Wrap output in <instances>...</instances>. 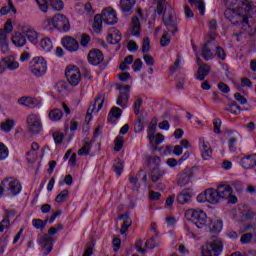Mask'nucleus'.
Segmentation results:
<instances>
[{"label":"nucleus","instance_id":"32","mask_svg":"<svg viewBox=\"0 0 256 256\" xmlns=\"http://www.w3.org/2000/svg\"><path fill=\"white\" fill-rule=\"evenodd\" d=\"M118 219H120V220L124 219L122 227L120 229L121 235H124V233H127V231L129 230V227H130V225H132L133 221L126 214L120 215L118 217Z\"/></svg>","mask_w":256,"mask_h":256},{"label":"nucleus","instance_id":"46","mask_svg":"<svg viewBox=\"0 0 256 256\" xmlns=\"http://www.w3.org/2000/svg\"><path fill=\"white\" fill-rule=\"evenodd\" d=\"M171 43V38H169V31H164L162 37L160 38V45L162 47H168Z\"/></svg>","mask_w":256,"mask_h":256},{"label":"nucleus","instance_id":"19","mask_svg":"<svg viewBox=\"0 0 256 256\" xmlns=\"http://www.w3.org/2000/svg\"><path fill=\"white\" fill-rule=\"evenodd\" d=\"M227 7H235L237 5L238 9L242 11H251V3L247 0H225Z\"/></svg>","mask_w":256,"mask_h":256},{"label":"nucleus","instance_id":"25","mask_svg":"<svg viewBox=\"0 0 256 256\" xmlns=\"http://www.w3.org/2000/svg\"><path fill=\"white\" fill-rule=\"evenodd\" d=\"M206 194L208 197V203H210L211 205H217V203L221 201L219 192L216 189H213V188L206 189Z\"/></svg>","mask_w":256,"mask_h":256},{"label":"nucleus","instance_id":"15","mask_svg":"<svg viewBox=\"0 0 256 256\" xmlns=\"http://www.w3.org/2000/svg\"><path fill=\"white\" fill-rule=\"evenodd\" d=\"M61 43L64 49H67V51H70V53L79 51V42L71 36H66L62 38Z\"/></svg>","mask_w":256,"mask_h":256},{"label":"nucleus","instance_id":"36","mask_svg":"<svg viewBox=\"0 0 256 256\" xmlns=\"http://www.w3.org/2000/svg\"><path fill=\"white\" fill-rule=\"evenodd\" d=\"M132 35L135 37L141 35V22H139V17L137 16L132 18Z\"/></svg>","mask_w":256,"mask_h":256},{"label":"nucleus","instance_id":"38","mask_svg":"<svg viewBox=\"0 0 256 256\" xmlns=\"http://www.w3.org/2000/svg\"><path fill=\"white\" fill-rule=\"evenodd\" d=\"M165 175V171L161 170L159 167H154L151 172V179L153 183H157L161 177Z\"/></svg>","mask_w":256,"mask_h":256},{"label":"nucleus","instance_id":"8","mask_svg":"<svg viewBox=\"0 0 256 256\" xmlns=\"http://www.w3.org/2000/svg\"><path fill=\"white\" fill-rule=\"evenodd\" d=\"M53 27L55 29H58V31H63L64 33H67L69 29H71V23H69V19L67 16L58 13L53 17Z\"/></svg>","mask_w":256,"mask_h":256},{"label":"nucleus","instance_id":"60","mask_svg":"<svg viewBox=\"0 0 256 256\" xmlns=\"http://www.w3.org/2000/svg\"><path fill=\"white\" fill-rule=\"evenodd\" d=\"M38 7L40 10L43 11V13H47V10L49 9V5L47 4V0H36Z\"/></svg>","mask_w":256,"mask_h":256},{"label":"nucleus","instance_id":"52","mask_svg":"<svg viewBox=\"0 0 256 256\" xmlns=\"http://www.w3.org/2000/svg\"><path fill=\"white\" fill-rule=\"evenodd\" d=\"M151 51V41L149 37H145L142 44V53H149Z\"/></svg>","mask_w":256,"mask_h":256},{"label":"nucleus","instance_id":"18","mask_svg":"<svg viewBox=\"0 0 256 256\" xmlns=\"http://www.w3.org/2000/svg\"><path fill=\"white\" fill-rule=\"evenodd\" d=\"M191 177H193V169L191 168H185L178 178V185L179 187H185L186 185H189V182L191 181Z\"/></svg>","mask_w":256,"mask_h":256},{"label":"nucleus","instance_id":"33","mask_svg":"<svg viewBox=\"0 0 256 256\" xmlns=\"http://www.w3.org/2000/svg\"><path fill=\"white\" fill-rule=\"evenodd\" d=\"M122 113H123V110H121V108H119V107H112V109L110 110V112L108 114V121H109V123H115V120L121 118ZM113 118L115 120H113Z\"/></svg>","mask_w":256,"mask_h":256},{"label":"nucleus","instance_id":"34","mask_svg":"<svg viewBox=\"0 0 256 256\" xmlns=\"http://www.w3.org/2000/svg\"><path fill=\"white\" fill-rule=\"evenodd\" d=\"M191 197L192 195L188 190H183L180 194H178L177 201L180 205H185L191 201Z\"/></svg>","mask_w":256,"mask_h":256},{"label":"nucleus","instance_id":"41","mask_svg":"<svg viewBox=\"0 0 256 256\" xmlns=\"http://www.w3.org/2000/svg\"><path fill=\"white\" fill-rule=\"evenodd\" d=\"M50 7L54 9V11H63V7H65V4L63 3V0H48Z\"/></svg>","mask_w":256,"mask_h":256},{"label":"nucleus","instance_id":"28","mask_svg":"<svg viewBox=\"0 0 256 256\" xmlns=\"http://www.w3.org/2000/svg\"><path fill=\"white\" fill-rule=\"evenodd\" d=\"M12 43L15 47H24L27 44V38L21 32H16L12 36Z\"/></svg>","mask_w":256,"mask_h":256},{"label":"nucleus","instance_id":"12","mask_svg":"<svg viewBox=\"0 0 256 256\" xmlns=\"http://www.w3.org/2000/svg\"><path fill=\"white\" fill-rule=\"evenodd\" d=\"M103 103H105V94H99L96 97L94 104H91L87 110L86 119H88V121H91V115H93V113L95 112V107L97 105L98 108L96 109V113H99V111L103 109Z\"/></svg>","mask_w":256,"mask_h":256},{"label":"nucleus","instance_id":"13","mask_svg":"<svg viewBox=\"0 0 256 256\" xmlns=\"http://www.w3.org/2000/svg\"><path fill=\"white\" fill-rule=\"evenodd\" d=\"M104 59L105 56L103 55V52L99 49H93L88 53V62L90 63V65H101Z\"/></svg>","mask_w":256,"mask_h":256},{"label":"nucleus","instance_id":"61","mask_svg":"<svg viewBox=\"0 0 256 256\" xmlns=\"http://www.w3.org/2000/svg\"><path fill=\"white\" fill-rule=\"evenodd\" d=\"M142 105H143V99L138 98L134 103V113H135V115H139Z\"/></svg>","mask_w":256,"mask_h":256},{"label":"nucleus","instance_id":"30","mask_svg":"<svg viewBox=\"0 0 256 256\" xmlns=\"http://www.w3.org/2000/svg\"><path fill=\"white\" fill-rule=\"evenodd\" d=\"M207 227L211 233H221L223 222L221 220H210V223H207Z\"/></svg>","mask_w":256,"mask_h":256},{"label":"nucleus","instance_id":"40","mask_svg":"<svg viewBox=\"0 0 256 256\" xmlns=\"http://www.w3.org/2000/svg\"><path fill=\"white\" fill-rule=\"evenodd\" d=\"M1 131H4V133H9L13 127H15V120L8 119L5 122L1 124Z\"/></svg>","mask_w":256,"mask_h":256},{"label":"nucleus","instance_id":"26","mask_svg":"<svg viewBox=\"0 0 256 256\" xmlns=\"http://www.w3.org/2000/svg\"><path fill=\"white\" fill-rule=\"evenodd\" d=\"M209 73H211V66L207 64H201L198 67L196 79H198L199 81H205V77H207Z\"/></svg>","mask_w":256,"mask_h":256},{"label":"nucleus","instance_id":"1","mask_svg":"<svg viewBox=\"0 0 256 256\" xmlns=\"http://www.w3.org/2000/svg\"><path fill=\"white\" fill-rule=\"evenodd\" d=\"M221 253H223V240L215 236L202 247V256H219Z\"/></svg>","mask_w":256,"mask_h":256},{"label":"nucleus","instance_id":"11","mask_svg":"<svg viewBox=\"0 0 256 256\" xmlns=\"http://www.w3.org/2000/svg\"><path fill=\"white\" fill-rule=\"evenodd\" d=\"M117 89L120 91V95L118 96L116 103L117 105H119V107L125 109V107H127L129 103V91L131 89V86L120 85L117 87Z\"/></svg>","mask_w":256,"mask_h":256},{"label":"nucleus","instance_id":"6","mask_svg":"<svg viewBox=\"0 0 256 256\" xmlns=\"http://www.w3.org/2000/svg\"><path fill=\"white\" fill-rule=\"evenodd\" d=\"M224 17L227 19V21H230L232 25H239L240 23H246V25L249 23V19L247 17L241 15L237 10L227 8L224 11Z\"/></svg>","mask_w":256,"mask_h":256},{"label":"nucleus","instance_id":"14","mask_svg":"<svg viewBox=\"0 0 256 256\" xmlns=\"http://www.w3.org/2000/svg\"><path fill=\"white\" fill-rule=\"evenodd\" d=\"M101 18L106 25H115L117 23V13L111 8L104 9Z\"/></svg>","mask_w":256,"mask_h":256},{"label":"nucleus","instance_id":"24","mask_svg":"<svg viewBox=\"0 0 256 256\" xmlns=\"http://www.w3.org/2000/svg\"><path fill=\"white\" fill-rule=\"evenodd\" d=\"M19 105H24V107H28L29 109H35L37 105H39V100L31 97H21L18 99Z\"/></svg>","mask_w":256,"mask_h":256},{"label":"nucleus","instance_id":"42","mask_svg":"<svg viewBox=\"0 0 256 256\" xmlns=\"http://www.w3.org/2000/svg\"><path fill=\"white\" fill-rule=\"evenodd\" d=\"M195 1L198 4L197 9L200 15H205V1L203 0H188L190 5H195Z\"/></svg>","mask_w":256,"mask_h":256},{"label":"nucleus","instance_id":"7","mask_svg":"<svg viewBox=\"0 0 256 256\" xmlns=\"http://www.w3.org/2000/svg\"><path fill=\"white\" fill-rule=\"evenodd\" d=\"M2 185L10 195H19L21 193V183L15 178H5Z\"/></svg>","mask_w":256,"mask_h":256},{"label":"nucleus","instance_id":"64","mask_svg":"<svg viewBox=\"0 0 256 256\" xmlns=\"http://www.w3.org/2000/svg\"><path fill=\"white\" fill-rule=\"evenodd\" d=\"M221 123H222L221 119L219 118L214 119L213 121L214 133H217V134L221 133Z\"/></svg>","mask_w":256,"mask_h":256},{"label":"nucleus","instance_id":"37","mask_svg":"<svg viewBox=\"0 0 256 256\" xmlns=\"http://www.w3.org/2000/svg\"><path fill=\"white\" fill-rule=\"evenodd\" d=\"M63 117V111L61 109H53L48 113V119L50 121H61Z\"/></svg>","mask_w":256,"mask_h":256},{"label":"nucleus","instance_id":"2","mask_svg":"<svg viewBox=\"0 0 256 256\" xmlns=\"http://www.w3.org/2000/svg\"><path fill=\"white\" fill-rule=\"evenodd\" d=\"M186 217L189 221L194 223L198 229L207 227V223H211V218L207 217V214L203 210H188Z\"/></svg>","mask_w":256,"mask_h":256},{"label":"nucleus","instance_id":"21","mask_svg":"<svg viewBox=\"0 0 256 256\" xmlns=\"http://www.w3.org/2000/svg\"><path fill=\"white\" fill-rule=\"evenodd\" d=\"M199 141L201 144L200 149H201L202 159H204V161H209V159L213 157V149L209 147L207 143H205V138H200Z\"/></svg>","mask_w":256,"mask_h":256},{"label":"nucleus","instance_id":"29","mask_svg":"<svg viewBox=\"0 0 256 256\" xmlns=\"http://www.w3.org/2000/svg\"><path fill=\"white\" fill-rule=\"evenodd\" d=\"M122 37H123V34H121V31L114 30L113 33L108 34L107 41L111 45H117V43L121 42Z\"/></svg>","mask_w":256,"mask_h":256},{"label":"nucleus","instance_id":"23","mask_svg":"<svg viewBox=\"0 0 256 256\" xmlns=\"http://www.w3.org/2000/svg\"><path fill=\"white\" fill-rule=\"evenodd\" d=\"M136 0H120V7L125 15H131L133 13V7H135Z\"/></svg>","mask_w":256,"mask_h":256},{"label":"nucleus","instance_id":"48","mask_svg":"<svg viewBox=\"0 0 256 256\" xmlns=\"http://www.w3.org/2000/svg\"><path fill=\"white\" fill-rule=\"evenodd\" d=\"M114 151L119 152L121 149H123V144L125 143V140L123 139V136H118L115 141Z\"/></svg>","mask_w":256,"mask_h":256},{"label":"nucleus","instance_id":"49","mask_svg":"<svg viewBox=\"0 0 256 256\" xmlns=\"http://www.w3.org/2000/svg\"><path fill=\"white\" fill-rule=\"evenodd\" d=\"M42 27L47 31H53L55 29L53 26V18H46L42 23Z\"/></svg>","mask_w":256,"mask_h":256},{"label":"nucleus","instance_id":"63","mask_svg":"<svg viewBox=\"0 0 256 256\" xmlns=\"http://www.w3.org/2000/svg\"><path fill=\"white\" fill-rule=\"evenodd\" d=\"M143 67V61L140 58L136 59L132 65L133 71L137 72Z\"/></svg>","mask_w":256,"mask_h":256},{"label":"nucleus","instance_id":"16","mask_svg":"<svg viewBox=\"0 0 256 256\" xmlns=\"http://www.w3.org/2000/svg\"><path fill=\"white\" fill-rule=\"evenodd\" d=\"M213 47H215V41L213 37H211V40L202 46V57L205 61H211V59H213Z\"/></svg>","mask_w":256,"mask_h":256},{"label":"nucleus","instance_id":"56","mask_svg":"<svg viewBox=\"0 0 256 256\" xmlns=\"http://www.w3.org/2000/svg\"><path fill=\"white\" fill-rule=\"evenodd\" d=\"M240 241L243 245H247L251 241H253V234L245 233L241 236Z\"/></svg>","mask_w":256,"mask_h":256},{"label":"nucleus","instance_id":"47","mask_svg":"<svg viewBox=\"0 0 256 256\" xmlns=\"http://www.w3.org/2000/svg\"><path fill=\"white\" fill-rule=\"evenodd\" d=\"M129 181L132 185V191H139V189H141V184H139V178H137L136 176H131L129 178Z\"/></svg>","mask_w":256,"mask_h":256},{"label":"nucleus","instance_id":"35","mask_svg":"<svg viewBox=\"0 0 256 256\" xmlns=\"http://www.w3.org/2000/svg\"><path fill=\"white\" fill-rule=\"evenodd\" d=\"M92 27L95 33H101V31L103 30V18L101 17V14H96L94 16V22L92 24Z\"/></svg>","mask_w":256,"mask_h":256},{"label":"nucleus","instance_id":"51","mask_svg":"<svg viewBox=\"0 0 256 256\" xmlns=\"http://www.w3.org/2000/svg\"><path fill=\"white\" fill-rule=\"evenodd\" d=\"M6 157H9V149L5 144L0 143V160H5Z\"/></svg>","mask_w":256,"mask_h":256},{"label":"nucleus","instance_id":"10","mask_svg":"<svg viewBox=\"0 0 256 256\" xmlns=\"http://www.w3.org/2000/svg\"><path fill=\"white\" fill-rule=\"evenodd\" d=\"M68 83L73 87H77L81 82V71L77 68V66L67 67L65 72Z\"/></svg>","mask_w":256,"mask_h":256},{"label":"nucleus","instance_id":"54","mask_svg":"<svg viewBox=\"0 0 256 256\" xmlns=\"http://www.w3.org/2000/svg\"><path fill=\"white\" fill-rule=\"evenodd\" d=\"M10 226H11V221L9 220V217L4 218L0 222V233H3L5 229H9Z\"/></svg>","mask_w":256,"mask_h":256},{"label":"nucleus","instance_id":"5","mask_svg":"<svg viewBox=\"0 0 256 256\" xmlns=\"http://www.w3.org/2000/svg\"><path fill=\"white\" fill-rule=\"evenodd\" d=\"M13 31V23L11 20H7L4 28L0 29V49L2 53H9V39H7V33Z\"/></svg>","mask_w":256,"mask_h":256},{"label":"nucleus","instance_id":"39","mask_svg":"<svg viewBox=\"0 0 256 256\" xmlns=\"http://www.w3.org/2000/svg\"><path fill=\"white\" fill-rule=\"evenodd\" d=\"M40 47L43 49V51L49 53V51L53 49V42L49 38H44L40 41Z\"/></svg>","mask_w":256,"mask_h":256},{"label":"nucleus","instance_id":"31","mask_svg":"<svg viewBox=\"0 0 256 256\" xmlns=\"http://www.w3.org/2000/svg\"><path fill=\"white\" fill-rule=\"evenodd\" d=\"M3 60L6 65V69H9V71H15L16 69H19V62L15 60V57L7 56L3 58Z\"/></svg>","mask_w":256,"mask_h":256},{"label":"nucleus","instance_id":"58","mask_svg":"<svg viewBox=\"0 0 256 256\" xmlns=\"http://www.w3.org/2000/svg\"><path fill=\"white\" fill-rule=\"evenodd\" d=\"M148 165H155V167H159L161 165V157L154 156L153 158H148Z\"/></svg>","mask_w":256,"mask_h":256},{"label":"nucleus","instance_id":"17","mask_svg":"<svg viewBox=\"0 0 256 256\" xmlns=\"http://www.w3.org/2000/svg\"><path fill=\"white\" fill-rule=\"evenodd\" d=\"M22 33L33 45H37V43H39V34L37 33V31H35V29L31 28L30 26H23Z\"/></svg>","mask_w":256,"mask_h":256},{"label":"nucleus","instance_id":"53","mask_svg":"<svg viewBox=\"0 0 256 256\" xmlns=\"http://www.w3.org/2000/svg\"><path fill=\"white\" fill-rule=\"evenodd\" d=\"M216 55L221 61H225L227 58V53H225V50L221 46H216Z\"/></svg>","mask_w":256,"mask_h":256},{"label":"nucleus","instance_id":"27","mask_svg":"<svg viewBox=\"0 0 256 256\" xmlns=\"http://www.w3.org/2000/svg\"><path fill=\"white\" fill-rule=\"evenodd\" d=\"M217 191L220 199H227L233 193V188L227 184H222L217 187Z\"/></svg>","mask_w":256,"mask_h":256},{"label":"nucleus","instance_id":"22","mask_svg":"<svg viewBox=\"0 0 256 256\" xmlns=\"http://www.w3.org/2000/svg\"><path fill=\"white\" fill-rule=\"evenodd\" d=\"M240 165L243 167V169H253V167H256V154L248 155L242 158Z\"/></svg>","mask_w":256,"mask_h":256},{"label":"nucleus","instance_id":"44","mask_svg":"<svg viewBox=\"0 0 256 256\" xmlns=\"http://www.w3.org/2000/svg\"><path fill=\"white\" fill-rule=\"evenodd\" d=\"M67 197H69V190L65 189L56 196L55 201L56 203H65Z\"/></svg>","mask_w":256,"mask_h":256},{"label":"nucleus","instance_id":"57","mask_svg":"<svg viewBox=\"0 0 256 256\" xmlns=\"http://www.w3.org/2000/svg\"><path fill=\"white\" fill-rule=\"evenodd\" d=\"M166 3H167V0H158L157 8H156V13L158 15H161L163 13V11L165 10Z\"/></svg>","mask_w":256,"mask_h":256},{"label":"nucleus","instance_id":"45","mask_svg":"<svg viewBox=\"0 0 256 256\" xmlns=\"http://www.w3.org/2000/svg\"><path fill=\"white\" fill-rule=\"evenodd\" d=\"M112 167H113V170L118 175H121L123 173L124 163H123V161H121V159H117V160H115V162H114Z\"/></svg>","mask_w":256,"mask_h":256},{"label":"nucleus","instance_id":"50","mask_svg":"<svg viewBox=\"0 0 256 256\" xmlns=\"http://www.w3.org/2000/svg\"><path fill=\"white\" fill-rule=\"evenodd\" d=\"M145 120L143 118H139L137 122L134 124V132L141 133L144 129Z\"/></svg>","mask_w":256,"mask_h":256},{"label":"nucleus","instance_id":"43","mask_svg":"<svg viewBox=\"0 0 256 256\" xmlns=\"http://www.w3.org/2000/svg\"><path fill=\"white\" fill-rule=\"evenodd\" d=\"M93 145V142H84V145L82 148L78 150V155H89V151H91V147Z\"/></svg>","mask_w":256,"mask_h":256},{"label":"nucleus","instance_id":"3","mask_svg":"<svg viewBox=\"0 0 256 256\" xmlns=\"http://www.w3.org/2000/svg\"><path fill=\"white\" fill-rule=\"evenodd\" d=\"M53 235H57V229L55 227H51L48 230V234H45L40 238V245L44 256L49 255V253L53 251Z\"/></svg>","mask_w":256,"mask_h":256},{"label":"nucleus","instance_id":"20","mask_svg":"<svg viewBox=\"0 0 256 256\" xmlns=\"http://www.w3.org/2000/svg\"><path fill=\"white\" fill-rule=\"evenodd\" d=\"M162 21L167 31L170 32L172 35H175V33L179 31V28L177 27V21L173 19V15L170 14L168 18H165V16H163Z\"/></svg>","mask_w":256,"mask_h":256},{"label":"nucleus","instance_id":"59","mask_svg":"<svg viewBox=\"0 0 256 256\" xmlns=\"http://www.w3.org/2000/svg\"><path fill=\"white\" fill-rule=\"evenodd\" d=\"M89 41H91V36L86 33L81 35L80 45L82 47H87V45H89Z\"/></svg>","mask_w":256,"mask_h":256},{"label":"nucleus","instance_id":"55","mask_svg":"<svg viewBox=\"0 0 256 256\" xmlns=\"http://www.w3.org/2000/svg\"><path fill=\"white\" fill-rule=\"evenodd\" d=\"M32 225L35 229H40V231L45 229V223H43V220L41 219H33Z\"/></svg>","mask_w":256,"mask_h":256},{"label":"nucleus","instance_id":"62","mask_svg":"<svg viewBox=\"0 0 256 256\" xmlns=\"http://www.w3.org/2000/svg\"><path fill=\"white\" fill-rule=\"evenodd\" d=\"M234 98L236 99V101H238V103H240V105L247 104V98H245V96L241 95V93H239V92H236L234 94Z\"/></svg>","mask_w":256,"mask_h":256},{"label":"nucleus","instance_id":"9","mask_svg":"<svg viewBox=\"0 0 256 256\" xmlns=\"http://www.w3.org/2000/svg\"><path fill=\"white\" fill-rule=\"evenodd\" d=\"M26 123L28 125V131L30 133H34L35 135H37V133H40L43 129V125L41 124V118L36 114L28 115Z\"/></svg>","mask_w":256,"mask_h":256},{"label":"nucleus","instance_id":"4","mask_svg":"<svg viewBox=\"0 0 256 256\" xmlns=\"http://www.w3.org/2000/svg\"><path fill=\"white\" fill-rule=\"evenodd\" d=\"M30 71L35 77H43L47 73V61L42 57H35L30 62Z\"/></svg>","mask_w":256,"mask_h":256}]
</instances>
